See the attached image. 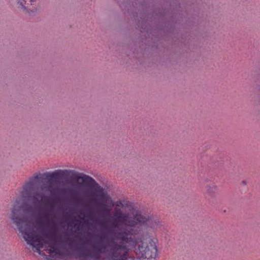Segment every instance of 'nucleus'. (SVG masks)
Masks as SVG:
<instances>
[{"label":"nucleus","mask_w":260,"mask_h":260,"mask_svg":"<svg viewBox=\"0 0 260 260\" xmlns=\"http://www.w3.org/2000/svg\"><path fill=\"white\" fill-rule=\"evenodd\" d=\"M135 246H137L135 252L139 259L154 260L158 256L157 240L148 236L140 237L139 232L133 227L115 233L106 246L93 245L92 252L81 249L79 254L86 259L100 260L101 254L106 250L107 260H127L130 248Z\"/></svg>","instance_id":"f257e3e1"},{"label":"nucleus","mask_w":260,"mask_h":260,"mask_svg":"<svg viewBox=\"0 0 260 260\" xmlns=\"http://www.w3.org/2000/svg\"><path fill=\"white\" fill-rule=\"evenodd\" d=\"M49 205L50 208L48 212H43L40 220L37 222L38 225L37 229L38 231H42L43 223L51 228V231L49 233H43V236L38 234L33 227L26 222L22 213V211H24L22 206L15 205L10 218L18 227L19 232L27 244L32 246L34 251L40 253V249L46 248V251L49 254L61 255L62 252L60 248V242L54 237L57 229L52 218L51 213L53 208L51 204Z\"/></svg>","instance_id":"f03ea898"},{"label":"nucleus","mask_w":260,"mask_h":260,"mask_svg":"<svg viewBox=\"0 0 260 260\" xmlns=\"http://www.w3.org/2000/svg\"><path fill=\"white\" fill-rule=\"evenodd\" d=\"M42 176H44L45 179H48L50 182L52 179L57 180L63 176L70 177L71 179L78 182L81 179L82 182L91 186L94 192L96 193V196L103 202L107 203L105 204H100L101 210L105 213L106 216H110V209L107 206L113 207V202L108 194L107 192L101 187L92 177L83 173H79L74 170H58L51 173H45L43 174H36L33 177L30 178L28 181L25 183L23 186L21 195L22 197L26 199H32L35 201H38L37 196L38 193H34L39 183V180Z\"/></svg>","instance_id":"7ed1b4c3"},{"label":"nucleus","mask_w":260,"mask_h":260,"mask_svg":"<svg viewBox=\"0 0 260 260\" xmlns=\"http://www.w3.org/2000/svg\"><path fill=\"white\" fill-rule=\"evenodd\" d=\"M136 223H140L147 228L157 229L161 226V223L159 219L148 215L141 214H136L134 217Z\"/></svg>","instance_id":"20e7f679"},{"label":"nucleus","mask_w":260,"mask_h":260,"mask_svg":"<svg viewBox=\"0 0 260 260\" xmlns=\"http://www.w3.org/2000/svg\"><path fill=\"white\" fill-rule=\"evenodd\" d=\"M206 191L210 194H212L217 191V186L214 184L206 187Z\"/></svg>","instance_id":"39448f33"},{"label":"nucleus","mask_w":260,"mask_h":260,"mask_svg":"<svg viewBox=\"0 0 260 260\" xmlns=\"http://www.w3.org/2000/svg\"><path fill=\"white\" fill-rule=\"evenodd\" d=\"M114 216L119 220H123L124 218V215L120 210L116 211L114 214Z\"/></svg>","instance_id":"423d86ee"},{"label":"nucleus","mask_w":260,"mask_h":260,"mask_svg":"<svg viewBox=\"0 0 260 260\" xmlns=\"http://www.w3.org/2000/svg\"><path fill=\"white\" fill-rule=\"evenodd\" d=\"M18 3L22 6V9L24 10H26V7L24 6V4L25 3V0H18Z\"/></svg>","instance_id":"0eeeda50"},{"label":"nucleus","mask_w":260,"mask_h":260,"mask_svg":"<svg viewBox=\"0 0 260 260\" xmlns=\"http://www.w3.org/2000/svg\"><path fill=\"white\" fill-rule=\"evenodd\" d=\"M115 206H118V207H120L121 206H122V204L121 203V202H116L115 204Z\"/></svg>","instance_id":"6e6552de"},{"label":"nucleus","mask_w":260,"mask_h":260,"mask_svg":"<svg viewBox=\"0 0 260 260\" xmlns=\"http://www.w3.org/2000/svg\"><path fill=\"white\" fill-rule=\"evenodd\" d=\"M69 240H70L69 238H67V239L65 240V241H64V243L66 244L70 245V242H69Z\"/></svg>","instance_id":"1a4fd4ad"},{"label":"nucleus","mask_w":260,"mask_h":260,"mask_svg":"<svg viewBox=\"0 0 260 260\" xmlns=\"http://www.w3.org/2000/svg\"><path fill=\"white\" fill-rule=\"evenodd\" d=\"M47 189L49 191L52 192V186L51 185H49L47 186Z\"/></svg>","instance_id":"9d476101"},{"label":"nucleus","mask_w":260,"mask_h":260,"mask_svg":"<svg viewBox=\"0 0 260 260\" xmlns=\"http://www.w3.org/2000/svg\"><path fill=\"white\" fill-rule=\"evenodd\" d=\"M112 225L114 226V227H116V224H115V222H113L112 223Z\"/></svg>","instance_id":"9b49d317"},{"label":"nucleus","mask_w":260,"mask_h":260,"mask_svg":"<svg viewBox=\"0 0 260 260\" xmlns=\"http://www.w3.org/2000/svg\"><path fill=\"white\" fill-rule=\"evenodd\" d=\"M36 0H30V2L32 3L34 2H35Z\"/></svg>","instance_id":"f8f14e48"},{"label":"nucleus","mask_w":260,"mask_h":260,"mask_svg":"<svg viewBox=\"0 0 260 260\" xmlns=\"http://www.w3.org/2000/svg\"><path fill=\"white\" fill-rule=\"evenodd\" d=\"M100 223V224L101 225H102V226H104V223H103V222H100V223Z\"/></svg>","instance_id":"ddd939ff"},{"label":"nucleus","mask_w":260,"mask_h":260,"mask_svg":"<svg viewBox=\"0 0 260 260\" xmlns=\"http://www.w3.org/2000/svg\"><path fill=\"white\" fill-rule=\"evenodd\" d=\"M242 183L244 184V185H246V183L245 181H243L242 182Z\"/></svg>","instance_id":"4468645a"},{"label":"nucleus","mask_w":260,"mask_h":260,"mask_svg":"<svg viewBox=\"0 0 260 260\" xmlns=\"http://www.w3.org/2000/svg\"><path fill=\"white\" fill-rule=\"evenodd\" d=\"M94 193H91V196H92V195H94Z\"/></svg>","instance_id":"2eb2a0df"}]
</instances>
